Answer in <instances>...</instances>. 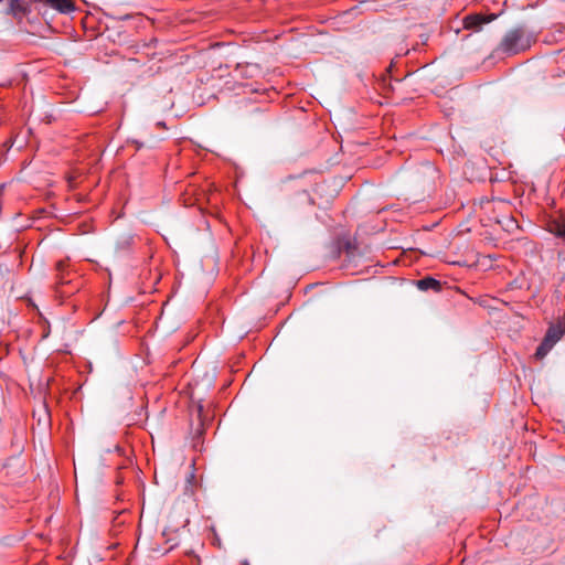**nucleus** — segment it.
Instances as JSON below:
<instances>
[{
  "label": "nucleus",
  "mask_w": 565,
  "mask_h": 565,
  "mask_svg": "<svg viewBox=\"0 0 565 565\" xmlns=\"http://www.w3.org/2000/svg\"><path fill=\"white\" fill-rule=\"evenodd\" d=\"M535 41L534 32L525 25H518L507 31L497 51L505 55H515L529 50Z\"/></svg>",
  "instance_id": "nucleus-1"
},
{
  "label": "nucleus",
  "mask_w": 565,
  "mask_h": 565,
  "mask_svg": "<svg viewBox=\"0 0 565 565\" xmlns=\"http://www.w3.org/2000/svg\"><path fill=\"white\" fill-rule=\"evenodd\" d=\"M564 334H565V318L563 320H557L555 323H552L548 327L543 341L536 349L535 356L539 359H543L551 351V349L555 345V343L562 339V337Z\"/></svg>",
  "instance_id": "nucleus-2"
},
{
  "label": "nucleus",
  "mask_w": 565,
  "mask_h": 565,
  "mask_svg": "<svg viewBox=\"0 0 565 565\" xmlns=\"http://www.w3.org/2000/svg\"><path fill=\"white\" fill-rule=\"evenodd\" d=\"M425 169H426L427 171L431 172V173H435V168H434L433 166H430V164H426V166H425Z\"/></svg>",
  "instance_id": "nucleus-10"
},
{
  "label": "nucleus",
  "mask_w": 565,
  "mask_h": 565,
  "mask_svg": "<svg viewBox=\"0 0 565 565\" xmlns=\"http://www.w3.org/2000/svg\"><path fill=\"white\" fill-rule=\"evenodd\" d=\"M8 4L13 15H22L26 12V4L22 0H8Z\"/></svg>",
  "instance_id": "nucleus-7"
},
{
  "label": "nucleus",
  "mask_w": 565,
  "mask_h": 565,
  "mask_svg": "<svg viewBox=\"0 0 565 565\" xmlns=\"http://www.w3.org/2000/svg\"><path fill=\"white\" fill-rule=\"evenodd\" d=\"M198 411H199V413H200V414H201V413H202V411H203V405L201 404V402H200V403H199V405H198Z\"/></svg>",
  "instance_id": "nucleus-11"
},
{
  "label": "nucleus",
  "mask_w": 565,
  "mask_h": 565,
  "mask_svg": "<svg viewBox=\"0 0 565 565\" xmlns=\"http://www.w3.org/2000/svg\"><path fill=\"white\" fill-rule=\"evenodd\" d=\"M416 287L422 291L434 290L440 291L441 282L433 277H424L422 279L416 280Z\"/></svg>",
  "instance_id": "nucleus-6"
},
{
  "label": "nucleus",
  "mask_w": 565,
  "mask_h": 565,
  "mask_svg": "<svg viewBox=\"0 0 565 565\" xmlns=\"http://www.w3.org/2000/svg\"><path fill=\"white\" fill-rule=\"evenodd\" d=\"M497 19V14H482V13H475L469 14L463 18V28L467 30H473V31H480L482 29V25L490 23Z\"/></svg>",
  "instance_id": "nucleus-3"
},
{
  "label": "nucleus",
  "mask_w": 565,
  "mask_h": 565,
  "mask_svg": "<svg viewBox=\"0 0 565 565\" xmlns=\"http://www.w3.org/2000/svg\"><path fill=\"white\" fill-rule=\"evenodd\" d=\"M546 226L550 233L557 237L565 238V214L551 217Z\"/></svg>",
  "instance_id": "nucleus-4"
},
{
  "label": "nucleus",
  "mask_w": 565,
  "mask_h": 565,
  "mask_svg": "<svg viewBox=\"0 0 565 565\" xmlns=\"http://www.w3.org/2000/svg\"><path fill=\"white\" fill-rule=\"evenodd\" d=\"M64 270H65V263L64 262H57L56 264V284L64 285L67 281L64 279Z\"/></svg>",
  "instance_id": "nucleus-8"
},
{
  "label": "nucleus",
  "mask_w": 565,
  "mask_h": 565,
  "mask_svg": "<svg viewBox=\"0 0 565 565\" xmlns=\"http://www.w3.org/2000/svg\"><path fill=\"white\" fill-rule=\"evenodd\" d=\"M194 479V472L190 473L189 481H192Z\"/></svg>",
  "instance_id": "nucleus-12"
},
{
  "label": "nucleus",
  "mask_w": 565,
  "mask_h": 565,
  "mask_svg": "<svg viewBox=\"0 0 565 565\" xmlns=\"http://www.w3.org/2000/svg\"><path fill=\"white\" fill-rule=\"evenodd\" d=\"M157 42H158V40L153 38V39L150 40L149 43H143V47H148L150 45H156Z\"/></svg>",
  "instance_id": "nucleus-9"
},
{
  "label": "nucleus",
  "mask_w": 565,
  "mask_h": 565,
  "mask_svg": "<svg viewBox=\"0 0 565 565\" xmlns=\"http://www.w3.org/2000/svg\"><path fill=\"white\" fill-rule=\"evenodd\" d=\"M44 4L63 14H68L76 8L72 0H44Z\"/></svg>",
  "instance_id": "nucleus-5"
}]
</instances>
